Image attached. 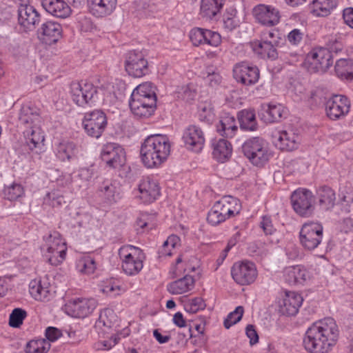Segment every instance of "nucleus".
I'll list each match as a JSON object with an SVG mask.
<instances>
[{
	"label": "nucleus",
	"instance_id": "obj_14",
	"mask_svg": "<svg viewBox=\"0 0 353 353\" xmlns=\"http://www.w3.org/2000/svg\"><path fill=\"white\" fill-rule=\"evenodd\" d=\"M82 125L88 136L99 139L107 127L108 119L104 112L97 109L85 113Z\"/></svg>",
	"mask_w": 353,
	"mask_h": 353
},
{
	"label": "nucleus",
	"instance_id": "obj_23",
	"mask_svg": "<svg viewBox=\"0 0 353 353\" xmlns=\"http://www.w3.org/2000/svg\"><path fill=\"white\" fill-rule=\"evenodd\" d=\"M185 147L194 152H201L205 144V135L201 128L196 125H190L185 128L182 135Z\"/></svg>",
	"mask_w": 353,
	"mask_h": 353
},
{
	"label": "nucleus",
	"instance_id": "obj_41",
	"mask_svg": "<svg viewBox=\"0 0 353 353\" xmlns=\"http://www.w3.org/2000/svg\"><path fill=\"white\" fill-rule=\"evenodd\" d=\"M216 130L223 137L232 138L238 131L235 118L230 114L222 117L216 125Z\"/></svg>",
	"mask_w": 353,
	"mask_h": 353
},
{
	"label": "nucleus",
	"instance_id": "obj_16",
	"mask_svg": "<svg viewBox=\"0 0 353 353\" xmlns=\"http://www.w3.org/2000/svg\"><path fill=\"white\" fill-rule=\"evenodd\" d=\"M313 193L299 188L291 195V204L294 212L301 216H309L313 212Z\"/></svg>",
	"mask_w": 353,
	"mask_h": 353
},
{
	"label": "nucleus",
	"instance_id": "obj_60",
	"mask_svg": "<svg viewBox=\"0 0 353 353\" xmlns=\"http://www.w3.org/2000/svg\"><path fill=\"white\" fill-rule=\"evenodd\" d=\"M190 270H194V268L189 266L183 256H179L176 259V264L171 267L170 272L173 276H176L182 272Z\"/></svg>",
	"mask_w": 353,
	"mask_h": 353
},
{
	"label": "nucleus",
	"instance_id": "obj_31",
	"mask_svg": "<svg viewBox=\"0 0 353 353\" xmlns=\"http://www.w3.org/2000/svg\"><path fill=\"white\" fill-rule=\"evenodd\" d=\"M43 9L56 18L66 19L72 14L70 5L65 0H42Z\"/></svg>",
	"mask_w": 353,
	"mask_h": 353
},
{
	"label": "nucleus",
	"instance_id": "obj_48",
	"mask_svg": "<svg viewBox=\"0 0 353 353\" xmlns=\"http://www.w3.org/2000/svg\"><path fill=\"white\" fill-rule=\"evenodd\" d=\"M237 10L234 8H228L223 18V27L228 31H232L238 28L241 23V19L238 16Z\"/></svg>",
	"mask_w": 353,
	"mask_h": 353
},
{
	"label": "nucleus",
	"instance_id": "obj_40",
	"mask_svg": "<svg viewBox=\"0 0 353 353\" xmlns=\"http://www.w3.org/2000/svg\"><path fill=\"white\" fill-rule=\"evenodd\" d=\"M194 286V278L192 276L186 275L169 283L167 289L172 294H182L192 291Z\"/></svg>",
	"mask_w": 353,
	"mask_h": 353
},
{
	"label": "nucleus",
	"instance_id": "obj_58",
	"mask_svg": "<svg viewBox=\"0 0 353 353\" xmlns=\"http://www.w3.org/2000/svg\"><path fill=\"white\" fill-rule=\"evenodd\" d=\"M198 114L200 120L203 121H211L214 117L213 108L211 103L208 102L199 105Z\"/></svg>",
	"mask_w": 353,
	"mask_h": 353
},
{
	"label": "nucleus",
	"instance_id": "obj_22",
	"mask_svg": "<svg viewBox=\"0 0 353 353\" xmlns=\"http://www.w3.org/2000/svg\"><path fill=\"white\" fill-rule=\"evenodd\" d=\"M101 158L109 168H118L123 166L125 162V152L121 145L108 143L103 146Z\"/></svg>",
	"mask_w": 353,
	"mask_h": 353
},
{
	"label": "nucleus",
	"instance_id": "obj_59",
	"mask_svg": "<svg viewBox=\"0 0 353 353\" xmlns=\"http://www.w3.org/2000/svg\"><path fill=\"white\" fill-rule=\"evenodd\" d=\"M63 196L57 191L48 192L44 197V204L52 208H59L62 205Z\"/></svg>",
	"mask_w": 353,
	"mask_h": 353
},
{
	"label": "nucleus",
	"instance_id": "obj_11",
	"mask_svg": "<svg viewBox=\"0 0 353 353\" xmlns=\"http://www.w3.org/2000/svg\"><path fill=\"white\" fill-rule=\"evenodd\" d=\"M230 272L233 281L241 286L253 284L259 274L255 263L248 260L235 262Z\"/></svg>",
	"mask_w": 353,
	"mask_h": 353
},
{
	"label": "nucleus",
	"instance_id": "obj_29",
	"mask_svg": "<svg viewBox=\"0 0 353 353\" xmlns=\"http://www.w3.org/2000/svg\"><path fill=\"white\" fill-rule=\"evenodd\" d=\"M90 14L96 18H105L112 15L117 6V0H87Z\"/></svg>",
	"mask_w": 353,
	"mask_h": 353
},
{
	"label": "nucleus",
	"instance_id": "obj_13",
	"mask_svg": "<svg viewBox=\"0 0 353 353\" xmlns=\"http://www.w3.org/2000/svg\"><path fill=\"white\" fill-rule=\"evenodd\" d=\"M305 63L311 72H325L332 65L331 52L323 47L314 48L307 54Z\"/></svg>",
	"mask_w": 353,
	"mask_h": 353
},
{
	"label": "nucleus",
	"instance_id": "obj_19",
	"mask_svg": "<svg viewBox=\"0 0 353 353\" xmlns=\"http://www.w3.org/2000/svg\"><path fill=\"white\" fill-rule=\"evenodd\" d=\"M252 14L257 23L266 27L275 26L281 21L279 10L270 4L260 3L255 6Z\"/></svg>",
	"mask_w": 353,
	"mask_h": 353
},
{
	"label": "nucleus",
	"instance_id": "obj_21",
	"mask_svg": "<svg viewBox=\"0 0 353 353\" xmlns=\"http://www.w3.org/2000/svg\"><path fill=\"white\" fill-rule=\"evenodd\" d=\"M285 282L290 285H305L313 279L312 271L302 265L286 267L283 271Z\"/></svg>",
	"mask_w": 353,
	"mask_h": 353
},
{
	"label": "nucleus",
	"instance_id": "obj_63",
	"mask_svg": "<svg viewBox=\"0 0 353 353\" xmlns=\"http://www.w3.org/2000/svg\"><path fill=\"white\" fill-rule=\"evenodd\" d=\"M261 39L276 48L280 39L279 32L275 29L263 32Z\"/></svg>",
	"mask_w": 353,
	"mask_h": 353
},
{
	"label": "nucleus",
	"instance_id": "obj_55",
	"mask_svg": "<svg viewBox=\"0 0 353 353\" xmlns=\"http://www.w3.org/2000/svg\"><path fill=\"white\" fill-rule=\"evenodd\" d=\"M244 314L243 306H237L235 310L230 312L223 321V325L226 329L230 328L234 325L239 323Z\"/></svg>",
	"mask_w": 353,
	"mask_h": 353
},
{
	"label": "nucleus",
	"instance_id": "obj_9",
	"mask_svg": "<svg viewBox=\"0 0 353 353\" xmlns=\"http://www.w3.org/2000/svg\"><path fill=\"white\" fill-rule=\"evenodd\" d=\"M323 237V227L318 221H307L300 229L299 239L301 245L312 251L319 247Z\"/></svg>",
	"mask_w": 353,
	"mask_h": 353
},
{
	"label": "nucleus",
	"instance_id": "obj_35",
	"mask_svg": "<svg viewBox=\"0 0 353 353\" xmlns=\"http://www.w3.org/2000/svg\"><path fill=\"white\" fill-rule=\"evenodd\" d=\"M224 4L225 0H201L199 14L208 20H216Z\"/></svg>",
	"mask_w": 353,
	"mask_h": 353
},
{
	"label": "nucleus",
	"instance_id": "obj_6",
	"mask_svg": "<svg viewBox=\"0 0 353 353\" xmlns=\"http://www.w3.org/2000/svg\"><path fill=\"white\" fill-rule=\"evenodd\" d=\"M133 199L138 203L151 204L161 196V186L157 176L150 174L142 176L133 188Z\"/></svg>",
	"mask_w": 353,
	"mask_h": 353
},
{
	"label": "nucleus",
	"instance_id": "obj_27",
	"mask_svg": "<svg viewBox=\"0 0 353 353\" xmlns=\"http://www.w3.org/2000/svg\"><path fill=\"white\" fill-rule=\"evenodd\" d=\"M40 21V14L34 6L21 4L18 8V23L24 31L34 28Z\"/></svg>",
	"mask_w": 353,
	"mask_h": 353
},
{
	"label": "nucleus",
	"instance_id": "obj_51",
	"mask_svg": "<svg viewBox=\"0 0 353 353\" xmlns=\"http://www.w3.org/2000/svg\"><path fill=\"white\" fill-rule=\"evenodd\" d=\"M50 347V343L43 339L32 340L28 343L26 348L27 353H46Z\"/></svg>",
	"mask_w": 353,
	"mask_h": 353
},
{
	"label": "nucleus",
	"instance_id": "obj_46",
	"mask_svg": "<svg viewBox=\"0 0 353 353\" xmlns=\"http://www.w3.org/2000/svg\"><path fill=\"white\" fill-rule=\"evenodd\" d=\"M3 196L10 201H19L25 196V188L22 184L13 182L4 186Z\"/></svg>",
	"mask_w": 353,
	"mask_h": 353
},
{
	"label": "nucleus",
	"instance_id": "obj_42",
	"mask_svg": "<svg viewBox=\"0 0 353 353\" xmlns=\"http://www.w3.org/2000/svg\"><path fill=\"white\" fill-rule=\"evenodd\" d=\"M75 266L78 272L85 275L93 274L97 269L96 260L90 254H85L77 258Z\"/></svg>",
	"mask_w": 353,
	"mask_h": 353
},
{
	"label": "nucleus",
	"instance_id": "obj_2",
	"mask_svg": "<svg viewBox=\"0 0 353 353\" xmlns=\"http://www.w3.org/2000/svg\"><path fill=\"white\" fill-rule=\"evenodd\" d=\"M171 143L165 135L147 137L141 144L139 157L142 164L148 169L161 168L168 159Z\"/></svg>",
	"mask_w": 353,
	"mask_h": 353
},
{
	"label": "nucleus",
	"instance_id": "obj_52",
	"mask_svg": "<svg viewBox=\"0 0 353 353\" xmlns=\"http://www.w3.org/2000/svg\"><path fill=\"white\" fill-rule=\"evenodd\" d=\"M180 238L174 234L169 236L163 243L159 251L161 256H171L174 250L180 245Z\"/></svg>",
	"mask_w": 353,
	"mask_h": 353
},
{
	"label": "nucleus",
	"instance_id": "obj_15",
	"mask_svg": "<svg viewBox=\"0 0 353 353\" xmlns=\"http://www.w3.org/2000/svg\"><path fill=\"white\" fill-rule=\"evenodd\" d=\"M232 74L237 83L245 86H250L259 81L260 70L256 65L252 63L241 61L234 65Z\"/></svg>",
	"mask_w": 353,
	"mask_h": 353
},
{
	"label": "nucleus",
	"instance_id": "obj_25",
	"mask_svg": "<svg viewBox=\"0 0 353 353\" xmlns=\"http://www.w3.org/2000/svg\"><path fill=\"white\" fill-rule=\"evenodd\" d=\"M38 39L46 45L57 43L62 37V26L56 21L49 20L43 22L37 30Z\"/></svg>",
	"mask_w": 353,
	"mask_h": 353
},
{
	"label": "nucleus",
	"instance_id": "obj_28",
	"mask_svg": "<svg viewBox=\"0 0 353 353\" xmlns=\"http://www.w3.org/2000/svg\"><path fill=\"white\" fill-rule=\"evenodd\" d=\"M301 294L295 291H285L279 302L280 312L286 315H295L303 303Z\"/></svg>",
	"mask_w": 353,
	"mask_h": 353
},
{
	"label": "nucleus",
	"instance_id": "obj_4",
	"mask_svg": "<svg viewBox=\"0 0 353 353\" xmlns=\"http://www.w3.org/2000/svg\"><path fill=\"white\" fill-rule=\"evenodd\" d=\"M242 151L250 162L257 167H263L274 156L270 143L261 137H252L242 145Z\"/></svg>",
	"mask_w": 353,
	"mask_h": 353
},
{
	"label": "nucleus",
	"instance_id": "obj_54",
	"mask_svg": "<svg viewBox=\"0 0 353 353\" xmlns=\"http://www.w3.org/2000/svg\"><path fill=\"white\" fill-rule=\"evenodd\" d=\"M205 301L201 297L190 299L183 303L184 310L190 314H195L205 308Z\"/></svg>",
	"mask_w": 353,
	"mask_h": 353
},
{
	"label": "nucleus",
	"instance_id": "obj_39",
	"mask_svg": "<svg viewBox=\"0 0 353 353\" xmlns=\"http://www.w3.org/2000/svg\"><path fill=\"white\" fill-rule=\"evenodd\" d=\"M79 148L70 141H62L56 145L54 154L61 161H72L77 159Z\"/></svg>",
	"mask_w": 353,
	"mask_h": 353
},
{
	"label": "nucleus",
	"instance_id": "obj_62",
	"mask_svg": "<svg viewBox=\"0 0 353 353\" xmlns=\"http://www.w3.org/2000/svg\"><path fill=\"white\" fill-rule=\"evenodd\" d=\"M205 41L203 44H208L212 47H218L221 43V37L217 32L205 29Z\"/></svg>",
	"mask_w": 353,
	"mask_h": 353
},
{
	"label": "nucleus",
	"instance_id": "obj_8",
	"mask_svg": "<svg viewBox=\"0 0 353 353\" xmlns=\"http://www.w3.org/2000/svg\"><path fill=\"white\" fill-rule=\"evenodd\" d=\"M69 93L71 100L83 108L95 105L99 99L97 87L90 82L71 83Z\"/></svg>",
	"mask_w": 353,
	"mask_h": 353
},
{
	"label": "nucleus",
	"instance_id": "obj_12",
	"mask_svg": "<svg viewBox=\"0 0 353 353\" xmlns=\"http://www.w3.org/2000/svg\"><path fill=\"white\" fill-rule=\"evenodd\" d=\"M97 306L94 299L87 297H74L66 301L63 310L73 318H85L90 316Z\"/></svg>",
	"mask_w": 353,
	"mask_h": 353
},
{
	"label": "nucleus",
	"instance_id": "obj_44",
	"mask_svg": "<svg viewBox=\"0 0 353 353\" xmlns=\"http://www.w3.org/2000/svg\"><path fill=\"white\" fill-rule=\"evenodd\" d=\"M101 290L108 296H116L124 293L126 291V288L121 280L110 278L102 282Z\"/></svg>",
	"mask_w": 353,
	"mask_h": 353
},
{
	"label": "nucleus",
	"instance_id": "obj_10",
	"mask_svg": "<svg viewBox=\"0 0 353 353\" xmlns=\"http://www.w3.org/2000/svg\"><path fill=\"white\" fill-rule=\"evenodd\" d=\"M127 74L134 78H141L149 72L146 55L139 50H131L125 54L123 62Z\"/></svg>",
	"mask_w": 353,
	"mask_h": 353
},
{
	"label": "nucleus",
	"instance_id": "obj_20",
	"mask_svg": "<svg viewBox=\"0 0 353 353\" xmlns=\"http://www.w3.org/2000/svg\"><path fill=\"white\" fill-rule=\"evenodd\" d=\"M28 292L38 302H48L54 296L52 285L46 277H37L29 282Z\"/></svg>",
	"mask_w": 353,
	"mask_h": 353
},
{
	"label": "nucleus",
	"instance_id": "obj_3",
	"mask_svg": "<svg viewBox=\"0 0 353 353\" xmlns=\"http://www.w3.org/2000/svg\"><path fill=\"white\" fill-rule=\"evenodd\" d=\"M157 97L156 88L151 82H144L133 90L129 101L132 113L141 119H148L157 110Z\"/></svg>",
	"mask_w": 353,
	"mask_h": 353
},
{
	"label": "nucleus",
	"instance_id": "obj_18",
	"mask_svg": "<svg viewBox=\"0 0 353 353\" xmlns=\"http://www.w3.org/2000/svg\"><path fill=\"white\" fill-rule=\"evenodd\" d=\"M351 103L349 99L342 94H335L325 103V112L327 117L336 121L345 117L350 112Z\"/></svg>",
	"mask_w": 353,
	"mask_h": 353
},
{
	"label": "nucleus",
	"instance_id": "obj_30",
	"mask_svg": "<svg viewBox=\"0 0 353 353\" xmlns=\"http://www.w3.org/2000/svg\"><path fill=\"white\" fill-rule=\"evenodd\" d=\"M212 158L219 163H225L233 153L232 143L225 139H214L211 143Z\"/></svg>",
	"mask_w": 353,
	"mask_h": 353
},
{
	"label": "nucleus",
	"instance_id": "obj_37",
	"mask_svg": "<svg viewBox=\"0 0 353 353\" xmlns=\"http://www.w3.org/2000/svg\"><path fill=\"white\" fill-rule=\"evenodd\" d=\"M249 46L254 54L263 59L274 60L278 57L276 48L262 39H255L249 43Z\"/></svg>",
	"mask_w": 353,
	"mask_h": 353
},
{
	"label": "nucleus",
	"instance_id": "obj_24",
	"mask_svg": "<svg viewBox=\"0 0 353 353\" xmlns=\"http://www.w3.org/2000/svg\"><path fill=\"white\" fill-rule=\"evenodd\" d=\"M23 134L25 143L31 152L39 154L46 151L45 133L41 128V124L26 129Z\"/></svg>",
	"mask_w": 353,
	"mask_h": 353
},
{
	"label": "nucleus",
	"instance_id": "obj_45",
	"mask_svg": "<svg viewBox=\"0 0 353 353\" xmlns=\"http://www.w3.org/2000/svg\"><path fill=\"white\" fill-rule=\"evenodd\" d=\"M320 208L323 210L332 209L335 203L336 197L334 190L327 186L319 188L316 192Z\"/></svg>",
	"mask_w": 353,
	"mask_h": 353
},
{
	"label": "nucleus",
	"instance_id": "obj_49",
	"mask_svg": "<svg viewBox=\"0 0 353 353\" xmlns=\"http://www.w3.org/2000/svg\"><path fill=\"white\" fill-rule=\"evenodd\" d=\"M201 77L206 84L212 87L219 85L222 80L221 74L213 66H207L201 72Z\"/></svg>",
	"mask_w": 353,
	"mask_h": 353
},
{
	"label": "nucleus",
	"instance_id": "obj_17",
	"mask_svg": "<svg viewBox=\"0 0 353 353\" xmlns=\"http://www.w3.org/2000/svg\"><path fill=\"white\" fill-rule=\"evenodd\" d=\"M272 138L275 147L282 151L295 150L301 143L300 135L291 128L276 130Z\"/></svg>",
	"mask_w": 353,
	"mask_h": 353
},
{
	"label": "nucleus",
	"instance_id": "obj_7",
	"mask_svg": "<svg viewBox=\"0 0 353 353\" xmlns=\"http://www.w3.org/2000/svg\"><path fill=\"white\" fill-rule=\"evenodd\" d=\"M122 271L128 276H136L142 270L146 256L144 251L137 246L126 244L118 250Z\"/></svg>",
	"mask_w": 353,
	"mask_h": 353
},
{
	"label": "nucleus",
	"instance_id": "obj_56",
	"mask_svg": "<svg viewBox=\"0 0 353 353\" xmlns=\"http://www.w3.org/2000/svg\"><path fill=\"white\" fill-rule=\"evenodd\" d=\"M27 316V312L22 308H14L9 316V325L12 327H19Z\"/></svg>",
	"mask_w": 353,
	"mask_h": 353
},
{
	"label": "nucleus",
	"instance_id": "obj_32",
	"mask_svg": "<svg viewBox=\"0 0 353 353\" xmlns=\"http://www.w3.org/2000/svg\"><path fill=\"white\" fill-rule=\"evenodd\" d=\"M97 193L103 203L109 205L117 203L122 196L120 187L109 181H104Z\"/></svg>",
	"mask_w": 353,
	"mask_h": 353
},
{
	"label": "nucleus",
	"instance_id": "obj_57",
	"mask_svg": "<svg viewBox=\"0 0 353 353\" xmlns=\"http://www.w3.org/2000/svg\"><path fill=\"white\" fill-rule=\"evenodd\" d=\"M228 220L213 204L207 216V221L212 226H216Z\"/></svg>",
	"mask_w": 353,
	"mask_h": 353
},
{
	"label": "nucleus",
	"instance_id": "obj_26",
	"mask_svg": "<svg viewBox=\"0 0 353 353\" xmlns=\"http://www.w3.org/2000/svg\"><path fill=\"white\" fill-rule=\"evenodd\" d=\"M286 114V108L282 104L275 102L263 103L259 112L261 120L265 123L279 122Z\"/></svg>",
	"mask_w": 353,
	"mask_h": 353
},
{
	"label": "nucleus",
	"instance_id": "obj_34",
	"mask_svg": "<svg viewBox=\"0 0 353 353\" xmlns=\"http://www.w3.org/2000/svg\"><path fill=\"white\" fill-rule=\"evenodd\" d=\"M338 5L339 0H312L309 5L310 12L315 17H327Z\"/></svg>",
	"mask_w": 353,
	"mask_h": 353
},
{
	"label": "nucleus",
	"instance_id": "obj_5",
	"mask_svg": "<svg viewBox=\"0 0 353 353\" xmlns=\"http://www.w3.org/2000/svg\"><path fill=\"white\" fill-rule=\"evenodd\" d=\"M41 251L45 259L52 265H61L66 259L68 246L65 239L58 232L54 231L43 236Z\"/></svg>",
	"mask_w": 353,
	"mask_h": 353
},
{
	"label": "nucleus",
	"instance_id": "obj_64",
	"mask_svg": "<svg viewBox=\"0 0 353 353\" xmlns=\"http://www.w3.org/2000/svg\"><path fill=\"white\" fill-rule=\"evenodd\" d=\"M245 334L250 340V345H254L259 343V338L254 325H248L245 327Z\"/></svg>",
	"mask_w": 353,
	"mask_h": 353
},
{
	"label": "nucleus",
	"instance_id": "obj_47",
	"mask_svg": "<svg viewBox=\"0 0 353 353\" xmlns=\"http://www.w3.org/2000/svg\"><path fill=\"white\" fill-rule=\"evenodd\" d=\"M157 225L154 214L143 212L139 214L136 221L137 229L140 232L149 231Z\"/></svg>",
	"mask_w": 353,
	"mask_h": 353
},
{
	"label": "nucleus",
	"instance_id": "obj_43",
	"mask_svg": "<svg viewBox=\"0 0 353 353\" xmlns=\"http://www.w3.org/2000/svg\"><path fill=\"white\" fill-rule=\"evenodd\" d=\"M240 127L247 131H255L258 128L255 111L252 109H244L238 114Z\"/></svg>",
	"mask_w": 353,
	"mask_h": 353
},
{
	"label": "nucleus",
	"instance_id": "obj_53",
	"mask_svg": "<svg viewBox=\"0 0 353 353\" xmlns=\"http://www.w3.org/2000/svg\"><path fill=\"white\" fill-rule=\"evenodd\" d=\"M117 320V315L113 310L105 308L99 314L97 322V326H104L111 327Z\"/></svg>",
	"mask_w": 353,
	"mask_h": 353
},
{
	"label": "nucleus",
	"instance_id": "obj_38",
	"mask_svg": "<svg viewBox=\"0 0 353 353\" xmlns=\"http://www.w3.org/2000/svg\"><path fill=\"white\" fill-rule=\"evenodd\" d=\"M122 85V82L119 80L103 83L100 87V90L103 96V103L108 105L114 104L121 94Z\"/></svg>",
	"mask_w": 353,
	"mask_h": 353
},
{
	"label": "nucleus",
	"instance_id": "obj_61",
	"mask_svg": "<svg viewBox=\"0 0 353 353\" xmlns=\"http://www.w3.org/2000/svg\"><path fill=\"white\" fill-rule=\"evenodd\" d=\"M205 29L201 28H194L190 31L189 37L194 46H199L203 45L205 41Z\"/></svg>",
	"mask_w": 353,
	"mask_h": 353
},
{
	"label": "nucleus",
	"instance_id": "obj_36",
	"mask_svg": "<svg viewBox=\"0 0 353 353\" xmlns=\"http://www.w3.org/2000/svg\"><path fill=\"white\" fill-rule=\"evenodd\" d=\"M19 119L22 124L26 125V129L39 125L41 123L40 110L30 103L23 104L20 110Z\"/></svg>",
	"mask_w": 353,
	"mask_h": 353
},
{
	"label": "nucleus",
	"instance_id": "obj_1",
	"mask_svg": "<svg viewBox=\"0 0 353 353\" xmlns=\"http://www.w3.org/2000/svg\"><path fill=\"white\" fill-rule=\"evenodd\" d=\"M339 329L332 318L316 321L306 329L302 341L307 353H331L339 339Z\"/></svg>",
	"mask_w": 353,
	"mask_h": 353
},
{
	"label": "nucleus",
	"instance_id": "obj_50",
	"mask_svg": "<svg viewBox=\"0 0 353 353\" xmlns=\"http://www.w3.org/2000/svg\"><path fill=\"white\" fill-rule=\"evenodd\" d=\"M352 59H341L335 64L334 70L336 76L342 80L350 81Z\"/></svg>",
	"mask_w": 353,
	"mask_h": 353
},
{
	"label": "nucleus",
	"instance_id": "obj_33",
	"mask_svg": "<svg viewBox=\"0 0 353 353\" xmlns=\"http://www.w3.org/2000/svg\"><path fill=\"white\" fill-rule=\"evenodd\" d=\"M214 205L227 219L238 215L242 208L240 201L232 196H225L216 201Z\"/></svg>",
	"mask_w": 353,
	"mask_h": 353
}]
</instances>
